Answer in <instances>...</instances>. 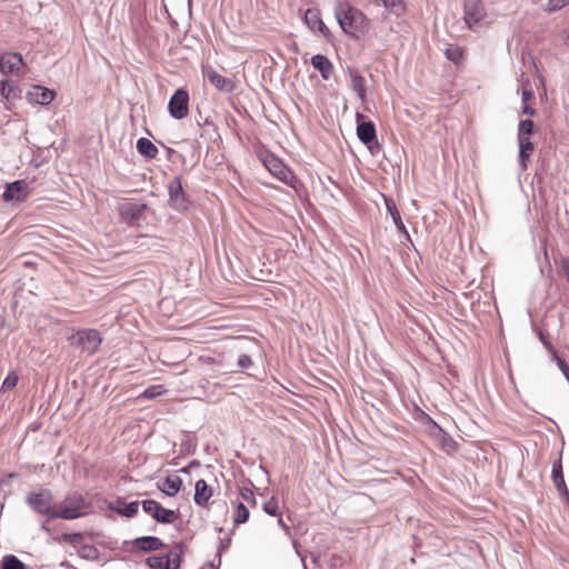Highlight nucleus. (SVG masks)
<instances>
[{"instance_id": "cd10ccee", "label": "nucleus", "mask_w": 569, "mask_h": 569, "mask_svg": "<svg viewBox=\"0 0 569 569\" xmlns=\"http://www.w3.org/2000/svg\"><path fill=\"white\" fill-rule=\"evenodd\" d=\"M20 89L13 82L3 80L0 81V94L7 100L12 101L20 97Z\"/></svg>"}, {"instance_id": "423d86ee", "label": "nucleus", "mask_w": 569, "mask_h": 569, "mask_svg": "<svg viewBox=\"0 0 569 569\" xmlns=\"http://www.w3.org/2000/svg\"><path fill=\"white\" fill-rule=\"evenodd\" d=\"M169 201L173 209L184 211L189 208L190 201L183 191L180 177H174L168 184Z\"/></svg>"}, {"instance_id": "37998d69", "label": "nucleus", "mask_w": 569, "mask_h": 569, "mask_svg": "<svg viewBox=\"0 0 569 569\" xmlns=\"http://www.w3.org/2000/svg\"><path fill=\"white\" fill-rule=\"evenodd\" d=\"M406 11V4L402 0H393V14L399 16Z\"/></svg>"}, {"instance_id": "f3484780", "label": "nucleus", "mask_w": 569, "mask_h": 569, "mask_svg": "<svg viewBox=\"0 0 569 569\" xmlns=\"http://www.w3.org/2000/svg\"><path fill=\"white\" fill-rule=\"evenodd\" d=\"M263 164L269 170V172L277 177L279 180L287 181L290 171L280 159L276 158L274 156H268L263 159Z\"/></svg>"}, {"instance_id": "a878e982", "label": "nucleus", "mask_w": 569, "mask_h": 569, "mask_svg": "<svg viewBox=\"0 0 569 569\" xmlns=\"http://www.w3.org/2000/svg\"><path fill=\"white\" fill-rule=\"evenodd\" d=\"M311 64L315 69L319 70L321 77L325 80H328L330 78V73L332 71V63L326 56L315 54L311 58Z\"/></svg>"}, {"instance_id": "412c9836", "label": "nucleus", "mask_w": 569, "mask_h": 569, "mask_svg": "<svg viewBox=\"0 0 569 569\" xmlns=\"http://www.w3.org/2000/svg\"><path fill=\"white\" fill-rule=\"evenodd\" d=\"M194 502L199 507H207L210 498L212 497V488L203 480L200 479L196 482Z\"/></svg>"}, {"instance_id": "7c9ffc66", "label": "nucleus", "mask_w": 569, "mask_h": 569, "mask_svg": "<svg viewBox=\"0 0 569 569\" xmlns=\"http://www.w3.org/2000/svg\"><path fill=\"white\" fill-rule=\"evenodd\" d=\"M249 519V509L243 502H239L233 513V523L236 526L244 523Z\"/></svg>"}, {"instance_id": "a19ab883", "label": "nucleus", "mask_w": 569, "mask_h": 569, "mask_svg": "<svg viewBox=\"0 0 569 569\" xmlns=\"http://www.w3.org/2000/svg\"><path fill=\"white\" fill-rule=\"evenodd\" d=\"M538 337L550 355L557 352L552 343L547 339L546 335L541 330L538 331Z\"/></svg>"}, {"instance_id": "9d476101", "label": "nucleus", "mask_w": 569, "mask_h": 569, "mask_svg": "<svg viewBox=\"0 0 569 569\" xmlns=\"http://www.w3.org/2000/svg\"><path fill=\"white\" fill-rule=\"evenodd\" d=\"M76 336L78 342L82 345L83 350L89 355L94 353L102 342L100 332L94 329L79 330Z\"/></svg>"}, {"instance_id": "603ef678", "label": "nucleus", "mask_w": 569, "mask_h": 569, "mask_svg": "<svg viewBox=\"0 0 569 569\" xmlns=\"http://www.w3.org/2000/svg\"><path fill=\"white\" fill-rule=\"evenodd\" d=\"M199 466V462L197 460H193L190 462L189 467H197Z\"/></svg>"}, {"instance_id": "dca6fc26", "label": "nucleus", "mask_w": 569, "mask_h": 569, "mask_svg": "<svg viewBox=\"0 0 569 569\" xmlns=\"http://www.w3.org/2000/svg\"><path fill=\"white\" fill-rule=\"evenodd\" d=\"M23 64L22 56L20 53H8L0 58V71L4 74L18 72Z\"/></svg>"}, {"instance_id": "864d4df0", "label": "nucleus", "mask_w": 569, "mask_h": 569, "mask_svg": "<svg viewBox=\"0 0 569 569\" xmlns=\"http://www.w3.org/2000/svg\"><path fill=\"white\" fill-rule=\"evenodd\" d=\"M223 548H226V543H222V542H221L220 548H219V551H218V553H219V555H220V552H221V550H222Z\"/></svg>"}, {"instance_id": "5fc2aeb1", "label": "nucleus", "mask_w": 569, "mask_h": 569, "mask_svg": "<svg viewBox=\"0 0 569 569\" xmlns=\"http://www.w3.org/2000/svg\"><path fill=\"white\" fill-rule=\"evenodd\" d=\"M7 477H8V479H12L16 477V473H9Z\"/></svg>"}, {"instance_id": "8fccbe9b", "label": "nucleus", "mask_w": 569, "mask_h": 569, "mask_svg": "<svg viewBox=\"0 0 569 569\" xmlns=\"http://www.w3.org/2000/svg\"><path fill=\"white\" fill-rule=\"evenodd\" d=\"M171 555V566H174L178 561L177 558H179L181 560V557L179 553H170Z\"/></svg>"}, {"instance_id": "2eb2a0df", "label": "nucleus", "mask_w": 569, "mask_h": 569, "mask_svg": "<svg viewBox=\"0 0 569 569\" xmlns=\"http://www.w3.org/2000/svg\"><path fill=\"white\" fill-rule=\"evenodd\" d=\"M108 509L122 517L132 518L138 513L139 502L132 501L127 503L122 498H118L116 501L108 503Z\"/></svg>"}, {"instance_id": "c03bdc74", "label": "nucleus", "mask_w": 569, "mask_h": 569, "mask_svg": "<svg viewBox=\"0 0 569 569\" xmlns=\"http://www.w3.org/2000/svg\"><path fill=\"white\" fill-rule=\"evenodd\" d=\"M560 264L565 273V277L569 282V257L562 258Z\"/></svg>"}, {"instance_id": "f257e3e1", "label": "nucleus", "mask_w": 569, "mask_h": 569, "mask_svg": "<svg viewBox=\"0 0 569 569\" xmlns=\"http://www.w3.org/2000/svg\"><path fill=\"white\" fill-rule=\"evenodd\" d=\"M92 503L81 492L72 491L56 503V519L74 520L90 515Z\"/></svg>"}, {"instance_id": "a211bd4d", "label": "nucleus", "mask_w": 569, "mask_h": 569, "mask_svg": "<svg viewBox=\"0 0 569 569\" xmlns=\"http://www.w3.org/2000/svg\"><path fill=\"white\" fill-rule=\"evenodd\" d=\"M357 134L360 141L365 144H369L376 139V129L371 121H363V116L361 113H357Z\"/></svg>"}, {"instance_id": "4468645a", "label": "nucleus", "mask_w": 569, "mask_h": 569, "mask_svg": "<svg viewBox=\"0 0 569 569\" xmlns=\"http://www.w3.org/2000/svg\"><path fill=\"white\" fill-rule=\"evenodd\" d=\"M54 94V91L48 88L34 86L31 90L27 92V99L31 103L47 106L53 100Z\"/></svg>"}, {"instance_id": "c9c22d12", "label": "nucleus", "mask_w": 569, "mask_h": 569, "mask_svg": "<svg viewBox=\"0 0 569 569\" xmlns=\"http://www.w3.org/2000/svg\"><path fill=\"white\" fill-rule=\"evenodd\" d=\"M551 357H552V360L556 361L557 367L559 368V370L562 372V375L565 376V378L569 382V365L567 363V361L565 359H562L558 355V352L552 353Z\"/></svg>"}, {"instance_id": "39448f33", "label": "nucleus", "mask_w": 569, "mask_h": 569, "mask_svg": "<svg viewBox=\"0 0 569 569\" xmlns=\"http://www.w3.org/2000/svg\"><path fill=\"white\" fill-rule=\"evenodd\" d=\"M141 506L146 513L150 515L156 521L160 523H172L178 518L176 511L163 508L156 500H143Z\"/></svg>"}, {"instance_id": "393cba45", "label": "nucleus", "mask_w": 569, "mask_h": 569, "mask_svg": "<svg viewBox=\"0 0 569 569\" xmlns=\"http://www.w3.org/2000/svg\"><path fill=\"white\" fill-rule=\"evenodd\" d=\"M551 479L553 481V485L558 489V491L562 495L568 496V489L565 482L563 473H562V465L561 460H556L552 463V470H551Z\"/></svg>"}, {"instance_id": "6ab92c4d", "label": "nucleus", "mask_w": 569, "mask_h": 569, "mask_svg": "<svg viewBox=\"0 0 569 569\" xmlns=\"http://www.w3.org/2000/svg\"><path fill=\"white\" fill-rule=\"evenodd\" d=\"M517 141L519 147L518 162L521 170H526L530 161V153L533 151L535 146L530 138H517Z\"/></svg>"}, {"instance_id": "9b49d317", "label": "nucleus", "mask_w": 569, "mask_h": 569, "mask_svg": "<svg viewBox=\"0 0 569 569\" xmlns=\"http://www.w3.org/2000/svg\"><path fill=\"white\" fill-rule=\"evenodd\" d=\"M29 194L28 183L24 180H17L14 182L8 183L6 190L2 194V199L8 201H23L27 199Z\"/></svg>"}, {"instance_id": "ea45409f", "label": "nucleus", "mask_w": 569, "mask_h": 569, "mask_svg": "<svg viewBox=\"0 0 569 569\" xmlns=\"http://www.w3.org/2000/svg\"><path fill=\"white\" fill-rule=\"evenodd\" d=\"M569 3V0H548L547 10L552 12L562 9Z\"/></svg>"}, {"instance_id": "09e8293b", "label": "nucleus", "mask_w": 569, "mask_h": 569, "mask_svg": "<svg viewBox=\"0 0 569 569\" xmlns=\"http://www.w3.org/2000/svg\"><path fill=\"white\" fill-rule=\"evenodd\" d=\"M380 197L383 199L386 209L389 213H391V199H389L386 194L380 193Z\"/></svg>"}, {"instance_id": "f8f14e48", "label": "nucleus", "mask_w": 569, "mask_h": 569, "mask_svg": "<svg viewBox=\"0 0 569 569\" xmlns=\"http://www.w3.org/2000/svg\"><path fill=\"white\" fill-rule=\"evenodd\" d=\"M203 76L212 86H214L220 91L231 92L234 88V84L231 79L221 76L211 67L203 68Z\"/></svg>"}, {"instance_id": "5701e85b", "label": "nucleus", "mask_w": 569, "mask_h": 569, "mask_svg": "<svg viewBox=\"0 0 569 569\" xmlns=\"http://www.w3.org/2000/svg\"><path fill=\"white\" fill-rule=\"evenodd\" d=\"M393 226L398 233L400 243H402L403 246H408V247L413 246V242L409 236V232H408L403 221L401 220V217H400L395 204H393Z\"/></svg>"}, {"instance_id": "0eeeda50", "label": "nucleus", "mask_w": 569, "mask_h": 569, "mask_svg": "<svg viewBox=\"0 0 569 569\" xmlns=\"http://www.w3.org/2000/svg\"><path fill=\"white\" fill-rule=\"evenodd\" d=\"M199 362L201 363L203 370L209 375V377L213 378L217 375H227L232 372V368L227 363L226 358L222 355L218 357H200Z\"/></svg>"}, {"instance_id": "7ed1b4c3", "label": "nucleus", "mask_w": 569, "mask_h": 569, "mask_svg": "<svg viewBox=\"0 0 569 569\" xmlns=\"http://www.w3.org/2000/svg\"><path fill=\"white\" fill-rule=\"evenodd\" d=\"M26 503L38 515L48 519H56V503L51 490L41 488L38 491H30L26 496Z\"/></svg>"}, {"instance_id": "aec40b11", "label": "nucleus", "mask_w": 569, "mask_h": 569, "mask_svg": "<svg viewBox=\"0 0 569 569\" xmlns=\"http://www.w3.org/2000/svg\"><path fill=\"white\" fill-rule=\"evenodd\" d=\"M305 22L311 30H317L323 36L329 34V29L321 20L319 10L308 9L305 13Z\"/></svg>"}, {"instance_id": "20e7f679", "label": "nucleus", "mask_w": 569, "mask_h": 569, "mask_svg": "<svg viewBox=\"0 0 569 569\" xmlns=\"http://www.w3.org/2000/svg\"><path fill=\"white\" fill-rule=\"evenodd\" d=\"M168 110L172 118L181 120L188 116L189 112V93L186 89L180 88L171 96Z\"/></svg>"}, {"instance_id": "4be33fe9", "label": "nucleus", "mask_w": 569, "mask_h": 569, "mask_svg": "<svg viewBox=\"0 0 569 569\" xmlns=\"http://www.w3.org/2000/svg\"><path fill=\"white\" fill-rule=\"evenodd\" d=\"M178 562L174 566H171V555L166 556H150L147 558L146 563L151 569H179L180 568V559L177 558Z\"/></svg>"}, {"instance_id": "de8ad7c7", "label": "nucleus", "mask_w": 569, "mask_h": 569, "mask_svg": "<svg viewBox=\"0 0 569 569\" xmlns=\"http://www.w3.org/2000/svg\"><path fill=\"white\" fill-rule=\"evenodd\" d=\"M156 389H157V387H150V388L146 389V391L143 393L144 397L149 398V399L157 397L159 395V392H157Z\"/></svg>"}, {"instance_id": "4c0bfd02", "label": "nucleus", "mask_w": 569, "mask_h": 569, "mask_svg": "<svg viewBox=\"0 0 569 569\" xmlns=\"http://www.w3.org/2000/svg\"><path fill=\"white\" fill-rule=\"evenodd\" d=\"M240 496L243 501L248 502L251 507L257 506V500L254 498L253 491L249 488H241Z\"/></svg>"}, {"instance_id": "473e14b6", "label": "nucleus", "mask_w": 569, "mask_h": 569, "mask_svg": "<svg viewBox=\"0 0 569 569\" xmlns=\"http://www.w3.org/2000/svg\"><path fill=\"white\" fill-rule=\"evenodd\" d=\"M2 569H26V565L16 556H6L1 561Z\"/></svg>"}, {"instance_id": "1a4fd4ad", "label": "nucleus", "mask_w": 569, "mask_h": 569, "mask_svg": "<svg viewBox=\"0 0 569 569\" xmlns=\"http://www.w3.org/2000/svg\"><path fill=\"white\" fill-rule=\"evenodd\" d=\"M485 17L486 11L480 0H465L463 19L470 29L477 27Z\"/></svg>"}, {"instance_id": "49530a36", "label": "nucleus", "mask_w": 569, "mask_h": 569, "mask_svg": "<svg viewBox=\"0 0 569 569\" xmlns=\"http://www.w3.org/2000/svg\"><path fill=\"white\" fill-rule=\"evenodd\" d=\"M533 97V93L531 90H523L521 94V102L522 104H527L528 101Z\"/></svg>"}, {"instance_id": "ddd939ff", "label": "nucleus", "mask_w": 569, "mask_h": 569, "mask_svg": "<svg viewBox=\"0 0 569 569\" xmlns=\"http://www.w3.org/2000/svg\"><path fill=\"white\" fill-rule=\"evenodd\" d=\"M133 549L141 551V552H151L161 550L166 547V545L162 542V540L158 537L153 536H144L136 538L132 541Z\"/></svg>"}, {"instance_id": "f704fd0d", "label": "nucleus", "mask_w": 569, "mask_h": 569, "mask_svg": "<svg viewBox=\"0 0 569 569\" xmlns=\"http://www.w3.org/2000/svg\"><path fill=\"white\" fill-rule=\"evenodd\" d=\"M533 131V121L526 119L518 124L517 138H530Z\"/></svg>"}, {"instance_id": "e433bc0d", "label": "nucleus", "mask_w": 569, "mask_h": 569, "mask_svg": "<svg viewBox=\"0 0 569 569\" xmlns=\"http://www.w3.org/2000/svg\"><path fill=\"white\" fill-rule=\"evenodd\" d=\"M262 509L266 513H268L270 516H277L279 512L278 500L274 498H271L269 501L263 503Z\"/></svg>"}, {"instance_id": "58836bf2", "label": "nucleus", "mask_w": 569, "mask_h": 569, "mask_svg": "<svg viewBox=\"0 0 569 569\" xmlns=\"http://www.w3.org/2000/svg\"><path fill=\"white\" fill-rule=\"evenodd\" d=\"M18 383V377L14 373H10L7 376V378L3 380L1 390H10L13 389Z\"/></svg>"}, {"instance_id": "2f4dec72", "label": "nucleus", "mask_w": 569, "mask_h": 569, "mask_svg": "<svg viewBox=\"0 0 569 569\" xmlns=\"http://www.w3.org/2000/svg\"><path fill=\"white\" fill-rule=\"evenodd\" d=\"M79 556L86 560H98L100 557L99 550L92 545H83L78 551Z\"/></svg>"}, {"instance_id": "72a5a7b5", "label": "nucleus", "mask_w": 569, "mask_h": 569, "mask_svg": "<svg viewBox=\"0 0 569 569\" xmlns=\"http://www.w3.org/2000/svg\"><path fill=\"white\" fill-rule=\"evenodd\" d=\"M84 536L82 532H72V533H62L59 537L56 538L58 542H69L73 546L79 545L82 542Z\"/></svg>"}, {"instance_id": "c85d7f7f", "label": "nucleus", "mask_w": 569, "mask_h": 569, "mask_svg": "<svg viewBox=\"0 0 569 569\" xmlns=\"http://www.w3.org/2000/svg\"><path fill=\"white\" fill-rule=\"evenodd\" d=\"M351 88L357 92L360 100L363 102L366 99V80L357 72H351Z\"/></svg>"}, {"instance_id": "6e6552de", "label": "nucleus", "mask_w": 569, "mask_h": 569, "mask_svg": "<svg viewBox=\"0 0 569 569\" xmlns=\"http://www.w3.org/2000/svg\"><path fill=\"white\" fill-rule=\"evenodd\" d=\"M147 208L146 203L127 201L120 203L118 210L122 220L130 226H137Z\"/></svg>"}, {"instance_id": "c756f323", "label": "nucleus", "mask_w": 569, "mask_h": 569, "mask_svg": "<svg viewBox=\"0 0 569 569\" xmlns=\"http://www.w3.org/2000/svg\"><path fill=\"white\" fill-rule=\"evenodd\" d=\"M445 54L449 61L456 64L460 63L463 58L462 49L456 44L448 46V48L445 50Z\"/></svg>"}, {"instance_id": "79ce46f5", "label": "nucleus", "mask_w": 569, "mask_h": 569, "mask_svg": "<svg viewBox=\"0 0 569 569\" xmlns=\"http://www.w3.org/2000/svg\"><path fill=\"white\" fill-rule=\"evenodd\" d=\"M252 365V360L248 355H241L238 359V366L241 369H247Z\"/></svg>"}, {"instance_id": "6e6d98bb", "label": "nucleus", "mask_w": 569, "mask_h": 569, "mask_svg": "<svg viewBox=\"0 0 569 569\" xmlns=\"http://www.w3.org/2000/svg\"><path fill=\"white\" fill-rule=\"evenodd\" d=\"M188 468H190V467L188 466L187 468H182L181 472H188Z\"/></svg>"}, {"instance_id": "f03ea898", "label": "nucleus", "mask_w": 569, "mask_h": 569, "mask_svg": "<svg viewBox=\"0 0 569 569\" xmlns=\"http://www.w3.org/2000/svg\"><path fill=\"white\" fill-rule=\"evenodd\" d=\"M335 14L346 33L356 34L365 28L366 17L363 13L347 2H339L335 8Z\"/></svg>"}, {"instance_id": "bb28decb", "label": "nucleus", "mask_w": 569, "mask_h": 569, "mask_svg": "<svg viewBox=\"0 0 569 569\" xmlns=\"http://www.w3.org/2000/svg\"><path fill=\"white\" fill-rule=\"evenodd\" d=\"M137 150L141 156L148 159H154L158 154V148L147 138H140L137 141Z\"/></svg>"}, {"instance_id": "3c124183", "label": "nucleus", "mask_w": 569, "mask_h": 569, "mask_svg": "<svg viewBox=\"0 0 569 569\" xmlns=\"http://www.w3.org/2000/svg\"><path fill=\"white\" fill-rule=\"evenodd\" d=\"M380 1H381V3L383 4V7H385L387 10L390 8V6H391L390 0H380Z\"/></svg>"}, {"instance_id": "a18cd8bd", "label": "nucleus", "mask_w": 569, "mask_h": 569, "mask_svg": "<svg viewBox=\"0 0 569 569\" xmlns=\"http://www.w3.org/2000/svg\"><path fill=\"white\" fill-rule=\"evenodd\" d=\"M521 113L533 117L536 114V110L527 103V104H522Z\"/></svg>"}, {"instance_id": "b1692460", "label": "nucleus", "mask_w": 569, "mask_h": 569, "mask_svg": "<svg viewBox=\"0 0 569 569\" xmlns=\"http://www.w3.org/2000/svg\"><path fill=\"white\" fill-rule=\"evenodd\" d=\"M182 487V479L179 476H169L162 483H158V489L168 497L176 496Z\"/></svg>"}]
</instances>
